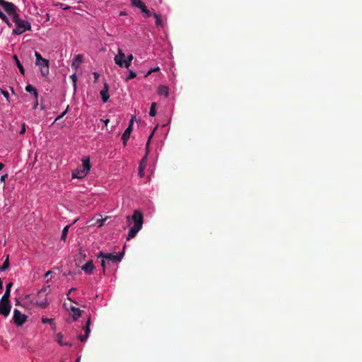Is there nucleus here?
Here are the masks:
<instances>
[{
	"mask_svg": "<svg viewBox=\"0 0 362 362\" xmlns=\"http://www.w3.org/2000/svg\"><path fill=\"white\" fill-rule=\"evenodd\" d=\"M130 219L134 222V226L129 230L127 237V240L134 238L138 232L142 228L144 223V216L139 210H135L131 217L127 216V220L129 221Z\"/></svg>",
	"mask_w": 362,
	"mask_h": 362,
	"instance_id": "nucleus-1",
	"label": "nucleus"
},
{
	"mask_svg": "<svg viewBox=\"0 0 362 362\" xmlns=\"http://www.w3.org/2000/svg\"><path fill=\"white\" fill-rule=\"evenodd\" d=\"M12 19L16 23V28L13 30V34L21 35L25 31L31 30L30 23L27 21L20 18L18 14H15Z\"/></svg>",
	"mask_w": 362,
	"mask_h": 362,
	"instance_id": "nucleus-2",
	"label": "nucleus"
},
{
	"mask_svg": "<svg viewBox=\"0 0 362 362\" xmlns=\"http://www.w3.org/2000/svg\"><path fill=\"white\" fill-rule=\"evenodd\" d=\"M123 255V252L118 255H113L111 253H104L103 252H100L98 255V258H103L112 262H119L122 259Z\"/></svg>",
	"mask_w": 362,
	"mask_h": 362,
	"instance_id": "nucleus-3",
	"label": "nucleus"
},
{
	"mask_svg": "<svg viewBox=\"0 0 362 362\" xmlns=\"http://www.w3.org/2000/svg\"><path fill=\"white\" fill-rule=\"evenodd\" d=\"M0 6L4 8L5 11L13 18L15 14H18L16 13L17 7L11 2L6 1L5 0H0Z\"/></svg>",
	"mask_w": 362,
	"mask_h": 362,
	"instance_id": "nucleus-4",
	"label": "nucleus"
},
{
	"mask_svg": "<svg viewBox=\"0 0 362 362\" xmlns=\"http://www.w3.org/2000/svg\"><path fill=\"white\" fill-rule=\"evenodd\" d=\"M28 317L22 314L18 309L13 310V322L18 326H22L27 320Z\"/></svg>",
	"mask_w": 362,
	"mask_h": 362,
	"instance_id": "nucleus-5",
	"label": "nucleus"
},
{
	"mask_svg": "<svg viewBox=\"0 0 362 362\" xmlns=\"http://www.w3.org/2000/svg\"><path fill=\"white\" fill-rule=\"evenodd\" d=\"M11 309L10 300L4 301L1 298L0 300V314L6 317L9 315Z\"/></svg>",
	"mask_w": 362,
	"mask_h": 362,
	"instance_id": "nucleus-6",
	"label": "nucleus"
},
{
	"mask_svg": "<svg viewBox=\"0 0 362 362\" xmlns=\"http://www.w3.org/2000/svg\"><path fill=\"white\" fill-rule=\"evenodd\" d=\"M133 124H134V120H133V118H132L129 122L128 127L125 129L124 132L123 133V134L122 136V140L124 146L127 145V143L129 139V136L132 132Z\"/></svg>",
	"mask_w": 362,
	"mask_h": 362,
	"instance_id": "nucleus-7",
	"label": "nucleus"
},
{
	"mask_svg": "<svg viewBox=\"0 0 362 362\" xmlns=\"http://www.w3.org/2000/svg\"><path fill=\"white\" fill-rule=\"evenodd\" d=\"M90 324H91V320H90V317H89L86 321L85 326L83 327V329L85 331V334L84 335H78V339L81 342H84L87 340V339L89 336V334L90 332Z\"/></svg>",
	"mask_w": 362,
	"mask_h": 362,
	"instance_id": "nucleus-8",
	"label": "nucleus"
},
{
	"mask_svg": "<svg viewBox=\"0 0 362 362\" xmlns=\"http://www.w3.org/2000/svg\"><path fill=\"white\" fill-rule=\"evenodd\" d=\"M117 52V54L114 57V61L119 67H123L122 62L124 61L125 54L120 48H118Z\"/></svg>",
	"mask_w": 362,
	"mask_h": 362,
	"instance_id": "nucleus-9",
	"label": "nucleus"
},
{
	"mask_svg": "<svg viewBox=\"0 0 362 362\" xmlns=\"http://www.w3.org/2000/svg\"><path fill=\"white\" fill-rule=\"evenodd\" d=\"M88 173L86 172V170H83V168L80 166L72 172V177L78 179L83 178L86 176Z\"/></svg>",
	"mask_w": 362,
	"mask_h": 362,
	"instance_id": "nucleus-10",
	"label": "nucleus"
},
{
	"mask_svg": "<svg viewBox=\"0 0 362 362\" xmlns=\"http://www.w3.org/2000/svg\"><path fill=\"white\" fill-rule=\"evenodd\" d=\"M108 91H109V86L107 83H105L103 89L101 90L100 92V94L101 95L103 103H107L110 98Z\"/></svg>",
	"mask_w": 362,
	"mask_h": 362,
	"instance_id": "nucleus-11",
	"label": "nucleus"
},
{
	"mask_svg": "<svg viewBox=\"0 0 362 362\" xmlns=\"http://www.w3.org/2000/svg\"><path fill=\"white\" fill-rule=\"evenodd\" d=\"M82 61H83V55L82 54L76 55L74 57V58L73 59V61L71 63V68L76 70L81 65Z\"/></svg>",
	"mask_w": 362,
	"mask_h": 362,
	"instance_id": "nucleus-12",
	"label": "nucleus"
},
{
	"mask_svg": "<svg viewBox=\"0 0 362 362\" xmlns=\"http://www.w3.org/2000/svg\"><path fill=\"white\" fill-rule=\"evenodd\" d=\"M147 156H148V153L147 152H146V154L145 156H144V158L141 160V162H140V164H139V173L141 177H143L144 175V169L146 166V159H147Z\"/></svg>",
	"mask_w": 362,
	"mask_h": 362,
	"instance_id": "nucleus-13",
	"label": "nucleus"
},
{
	"mask_svg": "<svg viewBox=\"0 0 362 362\" xmlns=\"http://www.w3.org/2000/svg\"><path fill=\"white\" fill-rule=\"evenodd\" d=\"M95 267L93 264V260L88 261L87 263H86L82 267V270L88 274H90L93 273V271Z\"/></svg>",
	"mask_w": 362,
	"mask_h": 362,
	"instance_id": "nucleus-14",
	"label": "nucleus"
},
{
	"mask_svg": "<svg viewBox=\"0 0 362 362\" xmlns=\"http://www.w3.org/2000/svg\"><path fill=\"white\" fill-rule=\"evenodd\" d=\"M82 162L83 163L81 167L83 168V170H86V172L89 173L91 167L89 157L83 158Z\"/></svg>",
	"mask_w": 362,
	"mask_h": 362,
	"instance_id": "nucleus-15",
	"label": "nucleus"
},
{
	"mask_svg": "<svg viewBox=\"0 0 362 362\" xmlns=\"http://www.w3.org/2000/svg\"><path fill=\"white\" fill-rule=\"evenodd\" d=\"M13 284L11 282L8 283L6 286V291L1 298L4 301L9 300L10 293H11V288Z\"/></svg>",
	"mask_w": 362,
	"mask_h": 362,
	"instance_id": "nucleus-16",
	"label": "nucleus"
},
{
	"mask_svg": "<svg viewBox=\"0 0 362 362\" xmlns=\"http://www.w3.org/2000/svg\"><path fill=\"white\" fill-rule=\"evenodd\" d=\"M158 94L160 95H165V98L168 97V88L165 86H160L158 89Z\"/></svg>",
	"mask_w": 362,
	"mask_h": 362,
	"instance_id": "nucleus-17",
	"label": "nucleus"
},
{
	"mask_svg": "<svg viewBox=\"0 0 362 362\" xmlns=\"http://www.w3.org/2000/svg\"><path fill=\"white\" fill-rule=\"evenodd\" d=\"M71 310L73 312L72 317H73L74 320H76L81 317V311L79 308L71 306Z\"/></svg>",
	"mask_w": 362,
	"mask_h": 362,
	"instance_id": "nucleus-18",
	"label": "nucleus"
},
{
	"mask_svg": "<svg viewBox=\"0 0 362 362\" xmlns=\"http://www.w3.org/2000/svg\"><path fill=\"white\" fill-rule=\"evenodd\" d=\"M134 57L133 55L129 54L127 58H124V61L122 62L123 67H125L127 69H129V67L131 66L132 61L133 60Z\"/></svg>",
	"mask_w": 362,
	"mask_h": 362,
	"instance_id": "nucleus-19",
	"label": "nucleus"
},
{
	"mask_svg": "<svg viewBox=\"0 0 362 362\" xmlns=\"http://www.w3.org/2000/svg\"><path fill=\"white\" fill-rule=\"evenodd\" d=\"M25 90L28 93H33L35 99H37L38 98L37 89L30 84L26 86Z\"/></svg>",
	"mask_w": 362,
	"mask_h": 362,
	"instance_id": "nucleus-20",
	"label": "nucleus"
},
{
	"mask_svg": "<svg viewBox=\"0 0 362 362\" xmlns=\"http://www.w3.org/2000/svg\"><path fill=\"white\" fill-rule=\"evenodd\" d=\"M63 335L61 333H58L56 337L57 341L61 345V346H71V343L69 342H64L63 341Z\"/></svg>",
	"mask_w": 362,
	"mask_h": 362,
	"instance_id": "nucleus-21",
	"label": "nucleus"
},
{
	"mask_svg": "<svg viewBox=\"0 0 362 362\" xmlns=\"http://www.w3.org/2000/svg\"><path fill=\"white\" fill-rule=\"evenodd\" d=\"M13 59H14V60H15V62H16V66H18V69H19V71H20L21 74H23V75H24V74H25V69H24V68H23V65L21 64V62H20V61H19L18 58L17 57V56H16V55H14V56H13Z\"/></svg>",
	"mask_w": 362,
	"mask_h": 362,
	"instance_id": "nucleus-22",
	"label": "nucleus"
},
{
	"mask_svg": "<svg viewBox=\"0 0 362 362\" xmlns=\"http://www.w3.org/2000/svg\"><path fill=\"white\" fill-rule=\"evenodd\" d=\"M9 265H10L9 255H7L4 262L3 263V264L1 266H0V272H3V271H5L6 269H7L9 267Z\"/></svg>",
	"mask_w": 362,
	"mask_h": 362,
	"instance_id": "nucleus-23",
	"label": "nucleus"
},
{
	"mask_svg": "<svg viewBox=\"0 0 362 362\" xmlns=\"http://www.w3.org/2000/svg\"><path fill=\"white\" fill-rule=\"evenodd\" d=\"M156 129H157V127H156L153 129V132H151V134L148 136L147 142L146 144V152H147V153H148V152H149V145H150V143H151V140L152 137L153 136L154 132L156 130Z\"/></svg>",
	"mask_w": 362,
	"mask_h": 362,
	"instance_id": "nucleus-24",
	"label": "nucleus"
},
{
	"mask_svg": "<svg viewBox=\"0 0 362 362\" xmlns=\"http://www.w3.org/2000/svg\"><path fill=\"white\" fill-rule=\"evenodd\" d=\"M69 227H70V225H67L63 228L62 237H61L62 240L66 241Z\"/></svg>",
	"mask_w": 362,
	"mask_h": 362,
	"instance_id": "nucleus-25",
	"label": "nucleus"
},
{
	"mask_svg": "<svg viewBox=\"0 0 362 362\" xmlns=\"http://www.w3.org/2000/svg\"><path fill=\"white\" fill-rule=\"evenodd\" d=\"M0 18L2 19V21H4L7 25L9 27H11L12 26V24L11 23V22L9 21L8 18H7V16L1 11V10L0 9Z\"/></svg>",
	"mask_w": 362,
	"mask_h": 362,
	"instance_id": "nucleus-26",
	"label": "nucleus"
},
{
	"mask_svg": "<svg viewBox=\"0 0 362 362\" xmlns=\"http://www.w3.org/2000/svg\"><path fill=\"white\" fill-rule=\"evenodd\" d=\"M156 103H152L151 105V108H150V111H149V115L151 117L156 116Z\"/></svg>",
	"mask_w": 362,
	"mask_h": 362,
	"instance_id": "nucleus-27",
	"label": "nucleus"
},
{
	"mask_svg": "<svg viewBox=\"0 0 362 362\" xmlns=\"http://www.w3.org/2000/svg\"><path fill=\"white\" fill-rule=\"evenodd\" d=\"M154 18H156V25L157 26H162L163 25V21L161 20L160 16L155 13L153 14Z\"/></svg>",
	"mask_w": 362,
	"mask_h": 362,
	"instance_id": "nucleus-28",
	"label": "nucleus"
},
{
	"mask_svg": "<svg viewBox=\"0 0 362 362\" xmlns=\"http://www.w3.org/2000/svg\"><path fill=\"white\" fill-rule=\"evenodd\" d=\"M49 286H45L43 287L39 292H38V294H37V296L40 298L41 296H42L43 294H45L47 295L49 291Z\"/></svg>",
	"mask_w": 362,
	"mask_h": 362,
	"instance_id": "nucleus-29",
	"label": "nucleus"
},
{
	"mask_svg": "<svg viewBox=\"0 0 362 362\" xmlns=\"http://www.w3.org/2000/svg\"><path fill=\"white\" fill-rule=\"evenodd\" d=\"M37 66H39L40 67L47 66H49V61L45 59H42L39 64H35Z\"/></svg>",
	"mask_w": 362,
	"mask_h": 362,
	"instance_id": "nucleus-30",
	"label": "nucleus"
},
{
	"mask_svg": "<svg viewBox=\"0 0 362 362\" xmlns=\"http://www.w3.org/2000/svg\"><path fill=\"white\" fill-rule=\"evenodd\" d=\"M136 77V74L134 71H132V70H129V76H128V77H127L125 81H129L131 79H133V78H134Z\"/></svg>",
	"mask_w": 362,
	"mask_h": 362,
	"instance_id": "nucleus-31",
	"label": "nucleus"
},
{
	"mask_svg": "<svg viewBox=\"0 0 362 362\" xmlns=\"http://www.w3.org/2000/svg\"><path fill=\"white\" fill-rule=\"evenodd\" d=\"M107 217H105V218H98L95 221V223L98 224V227H101L103 226L104 222L107 220Z\"/></svg>",
	"mask_w": 362,
	"mask_h": 362,
	"instance_id": "nucleus-32",
	"label": "nucleus"
},
{
	"mask_svg": "<svg viewBox=\"0 0 362 362\" xmlns=\"http://www.w3.org/2000/svg\"><path fill=\"white\" fill-rule=\"evenodd\" d=\"M41 74L42 76H46L49 74V66L40 67Z\"/></svg>",
	"mask_w": 362,
	"mask_h": 362,
	"instance_id": "nucleus-33",
	"label": "nucleus"
},
{
	"mask_svg": "<svg viewBox=\"0 0 362 362\" xmlns=\"http://www.w3.org/2000/svg\"><path fill=\"white\" fill-rule=\"evenodd\" d=\"M0 92H1V94H2V95L6 98V100H7L8 102H10V100H9V93H8V92L7 90H3V89H1V88H0Z\"/></svg>",
	"mask_w": 362,
	"mask_h": 362,
	"instance_id": "nucleus-34",
	"label": "nucleus"
},
{
	"mask_svg": "<svg viewBox=\"0 0 362 362\" xmlns=\"http://www.w3.org/2000/svg\"><path fill=\"white\" fill-rule=\"evenodd\" d=\"M132 4L134 7H139L143 3L141 0H131Z\"/></svg>",
	"mask_w": 362,
	"mask_h": 362,
	"instance_id": "nucleus-35",
	"label": "nucleus"
},
{
	"mask_svg": "<svg viewBox=\"0 0 362 362\" xmlns=\"http://www.w3.org/2000/svg\"><path fill=\"white\" fill-rule=\"evenodd\" d=\"M68 110H69V106L66 107V110L61 114L59 115L54 120V122H57V120L62 119L68 112Z\"/></svg>",
	"mask_w": 362,
	"mask_h": 362,
	"instance_id": "nucleus-36",
	"label": "nucleus"
},
{
	"mask_svg": "<svg viewBox=\"0 0 362 362\" xmlns=\"http://www.w3.org/2000/svg\"><path fill=\"white\" fill-rule=\"evenodd\" d=\"M35 56L36 58L35 64H39V62L43 59L40 53L37 52H35Z\"/></svg>",
	"mask_w": 362,
	"mask_h": 362,
	"instance_id": "nucleus-37",
	"label": "nucleus"
},
{
	"mask_svg": "<svg viewBox=\"0 0 362 362\" xmlns=\"http://www.w3.org/2000/svg\"><path fill=\"white\" fill-rule=\"evenodd\" d=\"M160 70V68L158 66L156 67V68H153V69H151L146 74V77H147L148 76L151 75L152 73L153 72H156V71H158Z\"/></svg>",
	"mask_w": 362,
	"mask_h": 362,
	"instance_id": "nucleus-38",
	"label": "nucleus"
},
{
	"mask_svg": "<svg viewBox=\"0 0 362 362\" xmlns=\"http://www.w3.org/2000/svg\"><path fill=\"white\" fill-rule=\"evenodd\" d=\"M42 322L45 324V323H49V324H52L53 322V320L51 319V318H46V317H42Z\"/></svg>",
	"mask_w": 362,
	"mask_h": 362,
	"instance_id": "nucleus-39",
	"label": "nucleus"
},
{
	"mask_svg": "<svg viewBox=\"0 0 362 362\" xmlns=\"http://www.w3.org/2000/svg\"><path fill=\"white\" fill-rule=\"evenodd\" d=\"M36 304L41 306L42 308H45L47 305H48V303L47 301L45 302H40V301H37L36 302Z\"/></svg>",
	"mask_w": 362,
	"mask_h": 362,
	"instance_id": "nucleus-40",
	"label": "nucleus"
},
{
	"mask_svg": "<svg viewBox=\"0 0 362 362\" xmlns=\"http://www.w3.org/2000/svg\"><path fill=\"white\" fill-rule=\"evenodd\" d=\"M8 177V175L7 174H4L3 175L1 178H0V181L1 182H3L4 184H5V182H6V178Z\"/></svg>",
	"mask_w": 362,
	"mask_h": 362,
	"instance_id": "nucleus-41",
	"label": "nucleus"
},
{
	"mask_svg": "<svg viewBox=\"0 0 362 362\" xmlns=\"http://www.w3.org/2000/svg\"><path fill=\"white\" fill-rule=\"evenodd\" d=\"M143 13H144V16L146 17H150L151 16V11L147 8L146 10H144V11Z\"/></svg>",
	"mask_w": 362,
	"mask_h": 362,
	"instance_id": "nucleus-42",
	"label": "nucleus"
},
{
	"mask_svg": "<svg viewBox=\"0 0 362 362\" xmlns=\"http://www.w3.org/2000/svg\"><path fill=\"white\" fill-rule=\"evenodd\" d=\"M93 76H94V82L96 83L98 81L100 75L97 72H94Z\"/></svg>",
	"mask_w": 362,
	"mask_h": 362,
	"instance_id": "nucleus-43",
	"label": "nucleus"
},
{
	"mask_svg": "<svg viewBox=\"0 0 362 362\" xmlns=\"http://www.w3.org/2000/svg\"><path fill=\"white\" fill-rule=\"evenodd\" d=\"M71 79H72V81L74 82V87H76V74L71 75Z\"/></svg>",
	"mask_w": 362,
	"mask_h": 362,
	"instance_id": "nucleus-44",
	"label": "nucleus"
},
{
	"mask_svg": "<svg viewBox=\"0 0 362 362\" xmlns=\"http://www.w3.org/2000/svg\"><path fill=\"white\" fill-rule=\"evenodd\" d=\"M138 8L141 9L142 13L144 11V10L147 8L144 3H142L141 5L139 6Z\"/></svg>",
	"mask_w": 362,
	"mask_h": 362,
	"instance_id": "nucleus-45",
	"label": "nucleus"
},
{
	"mask_svg": "<svg viewBox=\"0 0 362 362\" xmlns=\"http://www.w3.org/2000/svg\"><path fill=\"white\" fill-rule=\"evenodd\" d=\"M105 264H106L105 260L103 259L101 262V266L103 267V274L105 273Z\"/></svg>",
	"mask_w": 362,
	"mask_h": 362,
	"instance_id": "nucleus-46",
	"label": "nucleus"
},
{
	"mask_svg": "<svg viewBox=\"0 0 362 362\" xmlns=\"http://www.w3.org/2000/svg\"><path fill=\"white\" fill-rule=\"evenodd\" d=\"M25 132V124H23L20 134H23Z\"/></svg>",
	"mask_w": 362,
	"mask_h": 362,
	"instance_id": "nucleus-47",
	"label": "nucleus"
},
{
	"mask_svg": "<svg viewBox=\"0 0 362 362\" xmlns=\"http://www.w3.org/2000/svg\"><path fill=\"white\" fill-rule=\"evenodd\" d=\"M37 105H38V101H37V99H35L33 109L35 110L37 107Z\"/></svg>",
	"mask_w": 362,
	"mask_h": 362,
	"instance_id": "nucleus-48",
	"label": "nucleus"
},
{
	"mask_svg": "<svg viewBox=\"0 0 362 362\" xmlns=\"http://www.w3.org/2000/svg\"><path fill=\"white\" fill-rule=\"evenodd\" d=\"M74 290H75V288H71L69 291V292H68V293H67V296H69V295L73 292V291H74ZM67 298H68L69 300L72 301V300H71L69 297H68Z\"/></svg>",
	"mask_w": 362,
	"mask_h": 362,
	"instance_id": "nucleus-49",
	"label": "nucleus"
},
{
	"mask_svg": "<svg viewBox=\"0 0 362 362\" xmlns=\"http://www.w3.org/2000/svg\"><path fill=\"white\" fill-rule=\"evenodd\" d=\"M74 290H75V288H71L69 291V292H68V293H67V296H69V295L73 292V291H74ZM67 298H68L69 300L72 301V300H71L69 297H68Z\"/></svg>",
	"mask_w": 362,
	"mask_h": 362,
	"instance_id": "nucleus-50",
	"label": "nucleus"
},
{
	"mask_svg": "<svg viewBox=\"0 0 362 362\" xmlns=\"http://www.w3.org/2000/svg\"><path fill=\"white\" fill-rule=\"evenodd\" d=\"M74 290H75V288H71L69 291V292H68V293H67V296H69V295L73 292V291H74ZM67 298H68L69 300L72 301V300H71L69 297H68Z\"/></svg>",
	"mask_w": 362,
	"mask_h": 362,
	"instance_id": "nucleus-51",
	"label": "nucleus"
},
{
	"mask_svg": "<svg viewBox=\"0 0 362 362\" xmlns=\"http://www.w3.org/2000/svg\"><path fill=\"white\" fill-rule=\"evenodd\" d=\"M74 290H75V288H71L69 291V292H68V293H67V296H69V295L73 292V291H74ZM67 298H68L69 300L72 301V300H71L69 297H68Z\"/></svg>",
	"mask_w": 362,
	"mask_h": 362,
	"instance_id": "nucleus-52",
	"label": "nucleus"
},
{
	"mask_svg": "<svg viewBox=\"0 0 362 362\" xmlns=\"http://www.w3.org/2000/svg\"><path fill=\"white\" fill-rule=\"evenodd\" d=\"M50 274H51V271H48L47 272L45 273V276L47 277Z\"/></svg>",
	"mask_w": 362,
	"mask_h": 362,
	"instance_id": "nucleus-53",
	"label": "nucleus"
},
{
	"mask_svg": "<svg viewBox=\"0 0 362 362\" xmlns=\"http://www.w3.org/2000/svg\"><path fill=\"white\" fill-rule=\"evenodd\" d=\"M3 288V282L1 279H0V290Z\"/></svg>",
	"mask_w": 362,
	"mask_h": 362,
	"instance_id": "nucleus-54",
	"label": "nucleus"
},
{
	"mask_svg": "<svg viewBox=\"0 0 362 362\" xmlns=\"http://www.w3.org/2000/svg\"><path fill=\"white\" fill-rule=\"evenodd\" d=\"M4 167V165L2 163H0V170H2Z\"/></svg>",
	"mask_w": 362,
	"mask_h": 362,
	"instance_id": "nucleus-55",
	"label": "nucleus"
},
{
	"mask_svg": "<svg viewBox=\"0 0 362 362\" xmlns=\"http://www.w3.org/2000/svg\"><path fill=\"white\" fill-rule=\"evenodd\" d=\"M81 361V356L78 357L75 362H80Z\"/></svg>",
	"mask_w": 362,
	"mask_h": 362,
	"instance_id": "nucleus-56",
	"label": "nucleus"
},
{
	"mask_svg": "<svg viewBox=\"0 0 362 362\" xmlns=\"http://www.w3.org/2000/svg\"><path fill=\"white\" fill-rule=\"evenodd\" d=\"M79 254H80L81 255H83V257H86V255H85V254H83V253L82 252V251H81V250H80Z\"/></svg>",
	"mask_w": 362,
	"mask_h": 362,
	"instance_id": "nucleus-57",
	"label": "nucleus"
},
{
	"mask_svg": "<svg viewBox=\"0 0 362 362\" xmlns=\"http://www.w3.org/2000/svg\"><path fill=\"white\" fill-rule=\"evenodd\" d=\"M108 122H109V119H107L105 121V124L107 125V124H108Z\"/></svg>",
	"mask_w": 362,
	"mask_h": 362,
	"instance_id": "nucleus-58",
	"label": "nucleus"
},
{
	"mask_svg": "<svg viewBox=\"0 0 362 362\" xmlns=\"http://www.w3.org/2000/svg\"><path fill=\"white\" fill-rule=\"evenodd\" d=\"M61 362H64V361H61Z\"/></svg>",
	"mask_w": 362,
	"mask_h": 362,
	"instance_id": "nucleus-59",
	"label": "nucleus"
}]
</instances>
